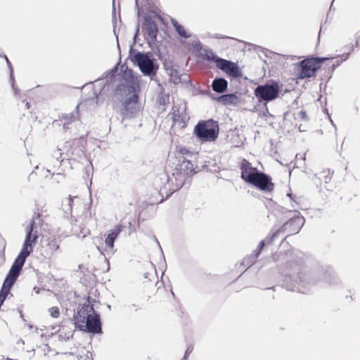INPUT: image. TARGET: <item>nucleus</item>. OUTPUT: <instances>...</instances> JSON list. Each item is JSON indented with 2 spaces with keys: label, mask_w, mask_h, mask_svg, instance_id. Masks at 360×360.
I'll use <instances>...</instances> for the list:
<instances>
[{
  "label": "nucleus",
  "mask_w": 360,
  "mask_h": 360,
  "mask_svg": "<svg viewBox=\"0 0 360 360\" xmlns=\"http://www.w3.org/2000/svg\"><path fill=\"white\" fill-rule=\"evenodd\" d=\"M280 273L284 276L283 283L289 290H300L299 285L306 287L315 284L318 280L303 266V259L292 251L280 252L274 257Z\"/></svg>",
  "instance_id": "f257e3e1"
},
{
  "label": "nucleus",
  "mask_w": 360,
  "mask_h": 360,
  "mask_svg": "<svg viewBox=\"0 0 360 360\" xmlns=\"http://www.w3.org/2000/svg\"><path fill=\"white\" fill-rule=\"evenodd\" d=\"M74 321L76 328L82 331L92 334L102 333L100 315L89 303L78 307L77 314L74 316Z\"/></svg>",
  "instance_id": "f03ea898"
},
{
  "label": "nucleus",
  "mask_w": 360,
  "mask_h": 360,
  "mask_svg": "<svg viewBox=\"0 0 360 360\" xmlns=\"http://www.w3.org/2000/svg\"><path fill=\"white\" fill-rule=\"evenodd\" d=\"M42 219L39 214L34 213L30 224L26 227V236L22 245V250L15 259L12 266L22 269L26 259L33 252L34 245L37 243L38 236V228L41 225Z\"/></svg>",
  "instance_id": "7ed1b4c3"
},
{
  "label": "nucleus",
  "mask_w": 360,
  "mask_h": 360,
  "mask_svg": "<svg viewBox=\"0 0 360 360\" xmlns=\"http://www.w3.org/2000/svg\"><path fill=\"white\" fill-rule=\"evenodd\" d=\"M241 178L248 184L264 191H271L274 184L270 176L253 167L250 162L243 159L240 165Z\"/></svg>",
  "instance_id": "20e7f679"
},
{
  "label": "nucleus",
  "mask_w": 360,
  "mask_h": 360,
  "mask_svg": "<svg viewBox=\"0 0 360 360\" xmlns=\"http://www.w3.org/2000/svg\"><path fill=\"white\" fill-rule=\"evenodd\" d=\"M131 60L144 76L149 77L151 80L156 76L159 63L151 52L136 51L131 56Z\"/></svg>",
  "instance_id": "39448f33"
},
{
  "label": "nucleus",
  "mask_w": 360,
  "mask_h": 360,
  "mask_svg": "<svg viewBox=\"0 0 360 360\" xmlns=\"http://www.w3.org/2000/svg\"><path fill=\"white\" fill-rule=\"evenodd\" d=\"M124 96L125 99L122 102L120 110L122 120L134 117L139 110L138 105L139 94L134 86H128L124 91Z\"/></svg>",
  "instance_id": "423d86ee"
},
{
  "label": "nucleus",
  "mask_w": 360,
  "mask_h": 360,
  "mask_svg": "<svg viewBox=\"0 0 360 360\" xmlns=\"http://www.w3.org/2000/svg\"><path fill=\"white\" fill-rule=\"evenodd\" d=\"M194 134L202 142L214 141L219 135L218 123L213 120L200 121L194 128Z\"/></svg>",
  "instance_id": "0eeeda50"
},
{
  "label": "nucleus",
  "mask_w": 360,
  "mask_h": 360,
  "mask_svg": "<svg viewBox=\"0 0 360 360\" xmlns=\"http://www.w3.org/2000/svg\"><path fill=\"white\" fill-rule=\"evenodd\" d=\"M179 161L180 163L174 169L172 177H169L172 183L174 181L176 190L184 186L187 177L191 176L196 172L191 160H187L186 157H183V160Z\"/></svg>",
  "instance_id": "6e6552de"
},
{
  "label": "nucleus",
  "mask_w": 360,
  "mask_h": 360,
  "mask_svg": "<svg viewBox=\"0 0 360 360\" xmlns=\"http://www.w3.org/2000/svg\"><path fill=\"white\" fill-rule=\"evenodd\" d=\"M82 153L81 148H72V143L68 141L65 142L63 149L58 148L53 151L49 161L53 165V167H58L65 160V158L68 160H76V157L79 156Z\"/></svg>",
  "instance_id": "1a4fd4ad"
},
{
  "label": "nucleus",
  "mask_w": 360,
  "mask_h": 360,
  "mask_svg": "<svg viewBox=\"0 0 360 360\" xmlns=\"http://www.w3.org/2000/svg\"><path fill=\"white\" fill-rule=\"evenodd\" d=\"M281 87L278 82H270L259 84L255 89V95L259 102L265 103L274 101L279 97Z\"/></svg>",
  "instance_id": "9d476101"
},
{
  "label": "nucleus",
  "mask_w": 360,
  "mask_h": 360,
  "mask_svg": "<svg viewBox=\"0 0 360 360\" xmlns=\"http://www.w3.org/2000/svg\"><path fill=\"white\" fill-rule=\"evenodd\" d=\"M326 59V58H311L299 62V77L305 79L314 76L321 63Z\"/></svg>",
  "instance_id": "9b49d317"
},
{
  "label": "nucleus",
  "mask_w": 360,
  "mask_h": 360,
  "mask_svg": "<svg viewBox=\"0 0 360 360\" xmlns=\"http://www.w3.org/2000/svg\"><path fill=\"white\" fill-rule=\"evenodd\" d=\"M158 18L159 20H162V18L160 15H146L143 18V22L142 25L143 32H144L147 35V39L148 41H151L154 43L157 41L158 33L159 32L158 24L155 21V19Z\"/></svg>",
  "instance_id": "f8f14e48"
},
{
  "label": "nucleus",
  "mask_w": 360,
  "mask_h": 360,
  "mask_svg": "<svg viewBox=\"0 0 360 360\" xmlns=\"http://www.w3.org/2000/svg\"><path fill=\"white\" fill-rule=\"evenodd\" d=\"M21 271V269L11 266L0 291V307H1L4 302L5 301L11 288L18 278Z\"/></svg>",
  "instance_id": "ddd939ff"
},
{
  "label": "nucleus",
  "mask_w": 360,
  "mask_h": 360,
  "mask_svg": "<svg viewBox=\"0 0 360 360\" xmlns=\"http://www.w3.org/2000/svg\"><path fill=\"white\" fill-rule=\"evenodd\" d=\"M304 218L300 215L296 210H294L293 216L285 222L281 229H278L281 232H288L289 234L297 233L304 224Z\"/></svg>",
  "instance_id": "4468645a"
},
{
  "label": "nucleus",
  "mask_w": 360,
  "mask_h": 360,
  "mask_svg": "<svg viewBox=\"0 0 360 360\" xmlns=\"http://www.w3.org/2000/svg\"><path fill=\"white\" fill-rule=\"evenodd\" d=\"M217 67L233 77L237 78L242 76V72L237 63L231 60L221 58L219 60Z\"/></svg>",
  "instance_id": "2eb2a0df"
},
{
  "label": "nucleus",
  "mask_w": 360,
  "mask_h": 360,
  "mask_svg": "<svg viewBox=\"0 0 360 360\" xmlns=\"http://www.w3.org/2000/svg\"><path fill=\"white\" fill-rule=\"evenodd\" d=\"M124 226L122 224H118L115 226L112 230H110L107 237L105 240V243L107 247V248L109 250L111 254L114 253V243L117 238V236L120 235V233L122 232V231L124 229Z\"/></svg>",
  "instance_id": "dca6fc26"
},
{
  "label": "nucleus",
  "mask_w": 360,
  "mask_h": 360,
  "mask_svg": "<svg viewBox=\"0 0 360 360\" xmlns=\"http://www.w3.org/2000/svg\"><path fill=\"white\" fill-rule=\"evenodd\" d=\"M212 88L216 93L223 94L228 89V82L224 78L217 77L212 81Z\"/></svg>",
  "instance_id": "f3484780"
},
{
  "label": "nucleus",
  "mask_w": 360,
  "mask_h": 360,
  "mask_svg": "<svg viewBox=\"0 0 360 360\" xmlns=\"http://www.w3.org/2000/svg\"><path fill=\"white\" fill-rule=\"evenodd\" d=\"M272 233L271 236H267L265 239L261 240L258 245L257 248L254 250L253 252L255 253H258V255H259L261 251L263 250L264 247L266 244H271L274 240L277 238L278 235L280 233L279 229H273Z\"/></svg>",
  "instance_id": "a211bd4d"
},
{
  "label": "nucleus",
  "mask_w": 360,
  "mask_h": 360,
  "mask_svg": "<svg viewBox=\"0 0 360 360\" xmlns=\"http://www.w3.org/2000/svg\"><path fill=\"white\" fill-rule=\"evenodd\" d=\"M79 108V105L76 107V110L74 112L70 113V114H65L62 116L61 121L63 122V128L65 129H69L68 125L70 124L72 122H75L77 118L79 115V112L77 110Z\"/></svg>",
  "instance_id": "6ab92c4d"
},
{
  "label": "nucleus",
  "mask_w": 360,
  "mask_h": 360,
  "mask_svg": "<svg viewBox=\"0 0 360 360\" xmlns=\"http://www.w3.org/2000/svg\"><path fill=\"white\" fill-rule=\"evenodd\" d=\"M238 101V97L236 94H223L218 98V101L225 105L236 104Z\"/></svg>",
  "instance_id": "aec40b11"
},
{
  "label": "nucleus",
  "mask_w": 360,
  "mask_h": 360,
  "mask_svg": "<svg viewBox=\"0 0 360 360\" xmlns=\"http://www.w3.org/2000/svg\"><path fill=\"white\" fill-rule=\"evenodd\" d=\"M166 70L170 77V79L174 82L177 83L181 80V75L179 71V66L176 65H172L171 66L166 67Z\"/></svg>",
  "instance_id": "412c9836"
},
{
  "label": "nucleus",
  "mask_w": 360,
  "mask_h": 360,
  "mask_svg": "<svg viewBox=\"0 0 360 360\" xmlns=\"http://www.w3.org/2000/svg\"><path fill=\"white\" fill-rule=\"evenodd\" d=\"M171 23L172 26L174 27L175 31L177 32V34L182 38L188 39L191 37V34L187 33L184 27L181 25H180L177 20H176L174 18L171 19Z\"/></svg>",
  "instance_id": "4be33fe9"
},
{
  "label": "nucleus",
  "mask_w": 360,
  "mask_h": 360,
  "mask_svg": "<svg viewBox=\"0 0 360 360\" xmlns=\"http://www.w3.org/2000/svg\"><path fill=\"white\" fill-rule=\"evenodd\" d=\"M320 277L322 281L329 284H335L338 283V278L336 275L328 271H322L320 274Z\"/></svg>",
  "instance_id": "5701e85b"
},
{
  "label": "nucleus",
  "mask_w": 360,
  "mask_h": 360,
  "mask_svg": "<svg viewBox=\"0 0 360 360\" xmlns=\"http://www.w3.org/2000/svg\"><path fill=\"white\" fill-rule=\"evenodd\" d=\"M202 57L207 60L214 61L216 63V65L219 63V60L221 59V58L218 57L214 51L210 49H205L203 50Z\"/></svg>",
  "instance_id": "b1692460"
},
{
  "label": "nucleus",
  "mask_w": 360,
  "mask_h": 360,
  "mask_svg": "<svg viewBox=\"0 0 360 360\" xmlns=\"http://www.w3.org/2000/svg\"><path fill=\"white\" fill-rule=\"evenodd\" d=\"M74 198H76V197H72L70 195L68 198L63 199L62 201V209L63 212L67 214L72 213V202Z\"/></svg>",
  "instance_id": "393cba45"
},
{
  "label": "nucleus",
  "mask_w": 360,
  "mask_h": 360,
  "mask_svg": "<svg viewBox=\"0 0 360 360\" xmlns=\"http://www.w3.org/2000/svg\"><path fill=\"white\" fill-rule=\"evenodd\" d=\"M4 57L6 59L7 65L10 70V80H11L12 89L14 91V94L15 95H17L19 93V90L15 86V78H14V74H13V70L12 65H11L10 60H8V57L6 55H4Z\"/></svg>",
  "instance_id": "a878e982"
},
{
  "label": "nucleus",
  "mask_w": 360,
  "mask_h": 360,
  "mask_svg": "<svg viewBox=\"0 0 360 360\" xmlns=\"http://www.w3.org/2000/svg\"><path fill=\"white\" fill-rule=\"evenodd\" d=\"M258 257V253H255L253 252L250 255H248L246 257L243 259L241 265L247 268L250 267L255 262Z\"/></svg>",
  "instance_id": "bb28decb"
},
{
  "label": "nucleus",
  "mask_w": 360,
  "mask_h": 360,
  "mask_svg": "<svg viewBox=\"0 0 360 360\" xmlns=\"http://www.w3.org/2000/svg\"><path fill=\"white\" fill-rule=\"evenodd\" d=\"M48 246L52 252H55L60 248V244L58 239L56 237H51L48 243Z\"/></svg>",
  "instance_id": "cd10ccee"
},
{
  "label": "nucleus",
  "mask_w": 360,
  "mask_h": 360,
  "mask_svg": "<svg viewBox=\"0 0 360 360\" xmlns=\"http://www.w3.org/2000/svg\"><path fill=\"white\" fill-rule=\"evenodd\" d=\"M49 311L50 312V315L53 318H58L60 315V311H59L58 307H53L50 308L49 309Z\"/></svg>",
  "instance_id": "c85d7f7f"
},
{
  "label": "nucleus",
  "mask_w": 360,
  "mask_h": 360,
  "mask_svg": "<svg viewBox=\"0 0 360 360\" xmlns=\"http://www.w3.org/2000/svg\"><path fill=\"white\" fill-rule=\"evenodd\" d=\"M349 58V53H347L346 55H342V58L341 60L337 58L336 61L335 63L333 64V69L334 70L336 67H338V65H340V64L344 61V60H347V58Z\"/></svg>",
  "instance_id": "c756f323"
},
{
  "label": "nucleus",
  "mask_w": 360,
  "mask_h": 360,
  "mask_svg": "<svg viewBox=\"0 0 360 360\" xmlns=\"http://www.w3.org/2000/svg\"><path fill=\"white\" fill-rule=\"evenodd\" d=\"M179 153L184 157V155L186 157H191L193 155V154L186 148H181L179 149Z\"/></svg>",
  "instance_id": "7c9ffc66"
},
{
  "label": "nucleus",
  "mask_w": 360,
  "mask_h": 360,
  "mask_svg": "<svg viewBox=\"0 0 360 360\" xmlns=\"http://www.w3.org/2000/svg\"><path fill=\"white\" fill-rule=\"evenodd\" d=\"M193 347L191 345H189L186 349L184 356L181 360H187L188 356L192 352Z\"/></svg>",
  "instance_id": "2f4dec72"
},
{
  "label": "nucleus",
  "mask_w": 360,
  "mask_h": 360,
  "mask_svg": "<svg viewBox=\"0 0 360 360\" xmlns=\"http://www.w3.org/2000/svg\"><path fill=\"white\" fill-rule=\"evenodd\" d=\"M193 46L195 49H198V50L201 49V48H202V44L200 41H195L194 42V44H193Z\"/></svg>",
  "instance_id": "473e14b6"
},
{
  "label": "nucleus",
  "mask_w": 360,
  "mask_h": 360,
  "mask_svg": "<svg viewBox=\"0 0 360 360\" xmlns=\"http://www.w3.org/2000/svg\"><path fill=\"white\" fill-rule=\"evenodd\" d=\"M355 39H356L355 46H357L359 43L360 42V31L359 32L356 33Z\"/></svg>",
  "instance_id": "72a5a7b5"
},
{
  "label": "nucleus",
  "mask_w": 360,
  "mask_h": 360,
  "mask_svg": "<svg viewBox=\"0 0 360 360\" xmlns=\"http://www.w3.org/2000/svg\"><path fill=\"white\" fill-rule=\"evenodd\" d=\"M299 115L302 119H306L307 117V115L304 111H300Z\"/></svg>",
  "instance_id": "f704fd0d"
},
{
  "label": "nucleus",
  "mask_w": 360,
  "mask_h": 360,
  "mask_svg": "<svg viewBox=\"0 0 360 360\" xmlns=\"http://www.w3.org/2000/svg\"><path fill=\"white\" fill-rule=\"evenodd\" d=\"M22 102L25 103V105L27 108V109H30V103H28L27 101H25V100H23Z\"/></svg>",
  "instance_id": "c9c22d12"
},
{
  "label": "nucleus",
  "mask_w": 360,
  "mask_h": 360,
  "mask_svg": "<svg viewBox=\"0 0 360 360\" xmlns=\"http://www.w3.org/2000/svg\"><path fill=\"white\" fill-rule=\"evenodd\" d=\"M139 27H137V29H136V33H135V34H134V40H136V37H137V36H138V34H139Z\"/></svg>",
  "instance_id": "e433bc0d"
},
{
  "label": "nucleus",
  "mask_w": 360,
  "mask_h": 360,
  "mask_svg": "<svg viewBox=\"0 0 360 360\" xmlns=\"http://www.w3.org/2000/svg\"><path fill=\"white\" fill-rule=\"evenodd\" d=\"M287 195L294 201L295 203H297L296 201L292 198V193H288L287 194Z\"/></svg>",
  "instance_id": "4c0bfd02"
},
{
  "label": "nucleus",
  "mask_w": 360,
  "mask_h": 360,
  "mask_svg": "<svg viewBox=\"0 0 360 360\" xmlns=\"http://www.w3.org/2000/svg\"><path fill=\"white\" fill-rule=\"evenodd\" d=\"M214 37L220 39V38H226V37L221 36L220 34H215Z\"/></svg>",
  "instance_id": "58836bf2"
},
{
  "label": "nucleus",
  "mask_w": 360,
  "mask_h": 360,
  "mask_svg": "<svg viewBox=\"0 0 360 360\" xmlns=\"http://www.w3.org/2000/svg\"><path fill=\"white\" fill-rule=\"evenodd\" d=\"M19 313H20V317L22 319L25 320V319H24V315H23V314H22V310H19Z\"/></svg>",
  "instance_id": "ea45409f"
},
{
  "label": "nucleus",
  "mask_w": 360,
  "mask_h": 360,
  "mask_svg": "<svg viewBox=\"0 0 360 360\" xmlns=\"http://www.w3.org/2000/svg\"><path fill=\"white\" fill-rule=\"evenodd\" d=\"M34 290L37 292V293H39V288H38V289H37V288H36V287H34Z\"/></svg>",
  "instance_id": "a19ab883"
},
{
  "label": "nucleus",
  "mask_w": 360,
  "mask_h": 360,
  "mask_svg": "<svg viewBox=\"0 0 360 360\" xmlns=\"http://www.w3.org/2000/svg\"><path fill=\"white\" fill-rule=\"evenodd\" d=\"M28 328H29L30 329H32V328H33V326H32V325H29V326H28Z\"/></svg>",
  "instance_id": "79ce46f5"
},
{
  "label": "nucleus",
  "mask_w": 360,
  "mask_h": 360,
  "mask_svg": "<svg viewBox=\"0 0 360 360\" xmlns=\"http://www.w3.org/2000/svg\"><path fill=\"white\" fill-rule=\"evenodd\" d=\"M267 289H269V288H268ZM270 289L274 290L275 288L274 287H271V288H270Z\"/></svg>",
  "instance_id": "37998d69"
},
{
  "label": "nucleus",
  "mask_w": 360,
  "mask_h": 360,
  "mask_svg": "<svg viewBox=\"0 0 360 360\" xmlns=\"http://www.w3.org/2000/svg\"><path fill=\"white\" fill-rule=\"evenodd\" d=\"M330 122H331L332 124H333V126H335V124H333V121L330 120Z\"/></svg>",
  "instance_id": "c03bdc74"
},
{
  "label": "nucleus",
  "mask_w": 360,
  "mask_h": 360,
  "mask_svg": "<svg viewBox=\"0 0 360 360\" xmlns=\"http://www.w3.org/2000/svg\"><path fill=\"white\" fill-rule=\"evenodd\" d=\"M292 208L295 209V207L293 205H292Z\"/></svg>",
  "instance_id": "a18cd8bd"
},
{
  "label": "nucleus",
  "mask_w": 360,
  "mask_h": 360,
  "mask_svg": "<svg viewBox=\"0 0 360 360\" xmlns=\"http://www.w3.org/2000/svg\"><path fill=\"white\" fill-rule=\"evenodd\" d=\"M333 1L334 0H333L332 3H331V5H330V7L332 6L333 4Z\"/></svg>",
  "instance_id": "49530a36"
}]
</instances>
